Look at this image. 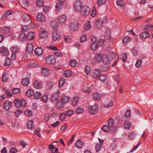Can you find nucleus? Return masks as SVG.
<instances>
[{
	"mask_svg": "<svg viewBox=\"0 0 153 153\" xmlns=\"http://www.w3.org/2000/svg\"><path fill=\"white\" fill-rule=\"evenodd\" d=\"M37 20L40 22H43L45 20V16L41 13H39L36 17Z\"/></svg>",
	"mask_w": 153,
	"mask_h": 153,
	"instance_id": "nucleus-12",
	"label": "nucleus"
},
{
	"mask_svg": "<svg viewBox=\"0 0 153 153\" xmlns=\"http://www.w3.org/2000/svg\"><path fill=\"white\" fill-rule=\"evenodd\" d=\"M64 103L61 100H59L57 101L56 106L57 108L59 109L62 108L63 106Z\"/></svg>",
	"mask_w": 153,
	"mask_h": 153,
	"instance_id": "nucleus-39",
	"label": "nucleus"
},
{
	"mask_svg": "<svg viewBox=\"0 0 153 153\" xmlns=\"http://www.w3.org/2000/svg\"><path fill=\"white\" fill-rule=\"evenodd\" d=\"M110 31L109 29H107L106 30L105 37V39H107L109 38L110 36Z\"/></svg>",
	"mask_w": 153,
	"mask_h": 153,
	"instance_id": "nucleus-45",
	"label": "nucleus"
},
{
	"mask_svg": "<svg viewBox=\"0 0 153 153\" xmlns=\"http://www.w3.org/2000/svg\"><path fill=\"white\" fill-rule=\"evenodd\" d=\"M70 100V98L68 97L63 96L61 100L64 103H65L68 102Z\"/></svg>",
	"mask_w": 153,
	"mask_h": 153,
	"instance_id": "nucleus-34",
	"label": "nucleus"
},
{
	"mask_svg": "<svg viewBox=\"0 0 153 153\" xmlns=\"http://www.w3.org/2000/svg\"><path fill=\"white\" fill-rule=\"evenodd\" d=\"M29 29V27L27 25H24L22 27L21 29V31L22 32H25L27 31Z\"/></svg>",
	"mask_w": 153,
	"mask_h": 153,
	"instance_id": "nucleus-61",
	"label": "nucleus"
},
{
	"mask_svg": "<svg viewBox=\"0 0 153 153\" xmlns=\"http://www.w3.org/2000/svg\"><path fill=\"white\" fill-rule=\"evenodd\" d=\"M79 100L78 98L75 97L72 99V103L74 106H76L77 105Z\"/></svg>",
	"mask_w": 153,
	"mask_h": 153,
	"instance_id": "nucleus-36",
	"label": "nucleus"
},
{
	"mask_svg": "<svg viewBox=\"0 0 153 153\" xmlns=\"http://www.w3.org/2000/svg\"><path fill=\"white\" fill-rule=\"evenodd\" d=\"M0 52L2 53L4 55L7 56L9 53V51L6 48L2 46L0 48Z\"/></svg>",
	"mask_w": 153,
	"mask_h": 153,
	"instance_id": "nucleus-15",
	"label": "nucleus"
},
{
	"mask_svg": "<svg viewBox=\"0 0 153 153\" xmlns=\"http://www.w3.org/2000/svg\"><path fill=\"white\" fill-rule=\"evenodd\" d=\"M121 58L122 61L125 62L126 61L127 58V54L126 53H123L121 55Z\"/></svg>",
	"mask_w": 153,
	"mask_h": 153,
	"instance_id": "nucleus-63",
	"label": "nucleus"
},
{
	"mask_svg": "<svg viewBox=\"0 0 153 153\" xmlns=\"http://www.w3.org/2000/svg\"><path fill=\"white\" fill-rule=\"evenodd\" d=\"M97 43H92L91 46V49L94 51L97 50L98 48Z\"/></svg>",
	"mask_w": 153,
	"mask_h": 153,
	"instance_id": "nucleus-37",
	"label": "nucleus"
},
{
	"mask_svg": "<svg viewBox=\"0 0 153 153\" xmlns=\"http://www.w3.org/2000/svg\"><path fill=\"white\" fill-rule=\"evenodd\" d=\"M35 36V33L32 32H30L28 33L27 36V39L28 41H30L33 39Z\"/></svg>",
	"mask_w": 153,
	"mask_h": 153,
	"instance_id": "nucleus-16",
	"label": "nucleus"
},
{
	"mask_svg": "<svg viewBox=\"0 0 153 153\" xmlns=\"http://www.w3.org/2000/svg\"><path fill=\"white\" fill-rule=\"evenodd\" d=\"M25 115L28 117H31L33 114V112L31 110H26L25 111Z\"/></svg>",
	"mask_w": 153,
	"mask_h": 153,
	"instance_id": "nucleus-44",
	"label": "nucleus"
},
{
	"mask_svg": "<svg viewBox=\"0 0 153 153\" xmlns=\"http://www.w3.org/2000/svg\"><path fill=\"white\" fill-rule=\"evenodd\" d=\"M66 16L65 15L63 14L59 16L58 17L59 21L61 23L64 22L66 21Z\"/></svg>",
	"mask_w": 153,
	"mask_h": 153,
	"instance_id": "nucleus-21",
	"label": "nucleus"
},
{
	"mask_svg": "<svg viewBox=\"0 0 153 153\" xmlns=\"http://www.w3.org/2000/svg\"><path fill=\"white\" fill-rule=\"evenodd\" d=\"M142 61L140 59H138L137 60L135 66L137 68H139L142 65Z\"/></svg>",
	"mask_w": 153,
	"mask_h": 153,
	"instance_id": "nucleus-50",
	"label": "nucleus"
},
{
	"mask_svg": "<svg viewBox=\"0 0 153 153\" xmlns=\"http://www.w3.org/2000/svg\"><path fill=\"white\" fill-rule=\"evenodd\" d=\"M20 90L19 88H14L12 90V93L13 94H19L20 93Z\"/></svg>",
	"mask_w": 153,
	"mask_h": 153,
	"instance_id": "nucleus-58",
	"label": "nucleus"
},
{
	"mask_svg": "<svg viewBox=\"0 0 153 153\" xmlns=\"http://www.w3.org/2000/svg\"><path fill=\"white\" fill-rule=\"evenodd\" d=\"M102 55L101 54L97 53L95 55L94 58L95 61L98 62H100L102 60Z\"/></svg>",
	"mask_w": 153,
	"mask_h": 153,
	"instance_id": "nucleus-18",
	"label": "nucleus"
},
{
	"mask_svg": "<svg viewBox=\"0 0 153 153\" xmlns=\"http://www.w3.org/2000/svg\"><path fill=\"white\" fill-rule=\"evenodd\" d=\"M36 5L38 7H42L44 5V2L42 0H37Z\"/></svg>",
	"mask_w": 153,
	"mask_h": 153,
	"instance_id": "nucleus-43",
	"label": "nucleus"
},
{
	"mask_svg": "<svg viewBox=\"0 0 153 153\" xmlns=\"http://www.w3.org/2000/svg\"><path fill=\"white\" fill-rule=\"evenodd\" d=\"M106 0H98L97 2V4L99 6H101L104 4L106 2Z\"/></svg>",
	"mask_w": 153,
	"mask_h": 153,
	"instance_id": "nucleus-55",
	"label": "nucleus"
},
{
	"mask_svg": "<svg viewBox=\"0 0 153 153\" xmlns=\"http://www.w3.org/2000/svg\"><path fill=\"white\" fill-rule=\"evenodd\" d=\"M91 27L90 22L88 21L85 25L84 29L86 30H88Z\"/></svg>",
	"mask_w": 153,
	"mask_h": 153,
	"instance_id": "nucleus-47",
	"label": "nucleus"
},
{
	"mask_svg": "<svg viewBox=\"0 0 153 153\" xmlns=\"http://www.w3.org/2000/svg\"><path fill=\"white\" fill-rule=\"evenodd\" d=\"M33 50V45L31 43H28L27 45L26 51L27 52L30 53L32 52Z\"/></svg>",
	"mask_w": 153,
	"mask_h": 153,
	"instance_id": "nucleus-19",
	"label": "nucleus"
},
{
	"mask_svg": "<svg viewBox=\"0 0 153 153\" xmlns=\"http://www.w3.org/2000/svg\"><path fill=\"white\" fill-rule=\"evenodd\" d=\"M87 37L85 35H83L80 38V42H84L87 40Z\"/></svg>",
	"mask_w": 153,
	"mask_h": 153,
	"instance_id": "nucleus-59",
	"label": "nucleus"
},
{
	"mask_svg": "<svg viewBox=\"0 0 153 153\" xmlns=\"http://www.w3.org/2000/svg\"><path fill=\"white\" fill-rule=\"evenodd\" d=\"M49 71L48 68H43L42 69L41 72L42 75L47 76L49 74Z\"/></svg>",
	"mask_w": 153,
	"mask_h": 153,
	"instance_id": "nucleus-22",
	"label": "nucleus"
},
{
	"mask_svg": "<svg viewBox=\"0 0 153 153\" xmlns=\"http://www.w3.org/2000/svg\"><path fill=\"white\" fill-rule=\"evenodd\" d=\"M34 87L37 89H39L42 87V83L38 80H36L34 83Z\"/></svg>",
	"mask_w": 153,
	"mask_h": 153,
	"instance_id": "nucleus-17",
	"label": "nucleus"
},
{
	"mask_svg": "<svg viewBox=\"0 0 153 153\" xmlns=\"http://www.w3.org/2000/svg\"><path fill=\"white\" fill-rule=\"evenodd\" d=\"M149 33L148 32H144L140 35V38L143 39L147 38L149 37Z\"/></svg>",
	"mask_w": 153,
	"mask_h": 153,
	"instance_id": "nucleus-23",
	"label": "nucleus"
},
{
	"mask_svg": "<svg viewBox=\"0 0 153 153\" xmlns=\"http://www.w3.org/2000/svg\"><path fill=\"white\" fill-rule=\"evenodd\" d=\"M72 73V71L71 70H66L64 72V75L65 77H69L71 76Z\"/></svg>",
	"mask_w": 153,
	"mask_h": 153,
	"instance_id": "nucleus-41",
	"label": "nucleus"
},
{
	"mask_svg": "<svg viewBox=\"0 0 153 153\" xmlns=\"http://www.w3.org/2000/svg\"><path fill=\"white\" fill-rule=\"evenodd\" d=\"M60 93V91L58 90L55 93L53 94L51 97V100L53 102L56 101L59 97V94Z\"/></svg>",
	"mask_w": 153,
	"mask_h": 153,
	"instance_id": "nucleus-9",
	"label": "nucleus"
},
{
	"mask_svg": "<svg viewBox=\"0 0 153 153\" xmlns=\"http://www.w3.org/2000/svg\"><path fill=\"white\" fill-rule=\"evenodd\" d=\"M116 3L118 6L122 7L124 5V2L122 0H117Z\"/></svg>",
	"mask_w": 153,
	"mask_h": 153,
	"instance_id": "nucleus-64",
	"label": "nucleus"
},
{
	"mask_svg": "<svg viewBox=\"0 0 153 153\" xmlns=\"http://www.w3.org/2000/svg\"><path fill=\"white\" fill-rule=\"evenodd\" d=\"M22 19L23 21L25 22H30L32 20L30 19V15L29 14L25 13L22 16Z\"/></svg>",
	"mask_w": 153,
	"mask_h": 153,
	"instance_id": "nucleus-8",
	"label": "nucleus"
},
{
	"mask_svg": "<svg viewBox=\"0 0 153 153\" xmlns=\"http://www.w3.org/2000/svg\"><path fill=\"white\" fill-rule=\"evenodd\" d=\"M93 97L95 100H99L100 99V95L98 93H95L93 95Z\"/></svg>",
	"mask_w": 153,
	"mask_h": 153,
	"instance_id": "nucleus-28",
	"label": "nucleus"
},
{
	"mask_svg": "<svg viewBox=\"0 0 153 153\" xmlns=\"http://www.w3.org/2000/svg\"><path fill=\"white\" fill-rule=\"evenodd\" d=\"M66 117V114L64 113H62L59 116V119L60 121L64 120Z\"/></svg>",
	"mask_w": 153,
	"mask_h": 153,
	"instance_id": "nucleus-51",
	"label": "nucleus"
},
{
	"mask_svg": "<svg viewBox=\"0 0 153 153\" xmlns=\"http://www.w3.org/2000/svg\"><path fill=\"white\" fill-rule=\"evenodd\" d=\"M97 15V11L95 7H93L91 11V16L93 17H95Z\"/></svg>",
	"mask_w": 153,
	"mask_h": 153,
	"instance_id": "nucleus-53",
	"label": "nucleus"
},
{
	"mask_svg": "<svg viewBox=\"0 0 153 153\" xmlns=\"http://www.w3.org/2000/svg\"><path fill=\"white\" fill-rule=\"evenodd\" d=\"M101 129L105 132H108L110 129V128L108 125H105L103 126Z\"/></svg>",
	"mask_w": 153,
	"mask_h": 153,
	"instance_id": "nucleus-30",
	"label": "nucleus"
},
{
	"mask_svg": "<svg viewBox=\"0 0 153 153\" xmlns=\"http://www.w3.org/2000/svg\"><path fill=\"white\" fill-rule=\"evenodd\" d=\"M3 31L4 34H8L10 32V28L8 27H4L3 28Z\"/></svg>",
	"mask_w": 153,
	"mask_h": 153,
	"instance_id": "nucleus-32",
	"label": "nucleus"
},
{
	"mask_svg": "<svg viewBox=\"0 0 153 153\" xmlns=\"http://www.w3.org/2000/svg\"><path fill=\"white\" fill-rule=\"evenodd\" d=\"M11 64L10 59L7 57L4 63V65L5 66H7L10 65Z\"/></svg>",
	"mask_w": 153,
	"mask_h": 153,
	"instance_id": "nucleus-54",
	"label": "nucleus"
},
{
	"mask_svg": "<svg viewBox=\"0 0 153 153\" xmlns=\"http://www.w3.org/2000/svg\"><path fill=\"white\" fill-rule=\"evenodd\" d=\"M82 5L81 2L79 0L75 1L74 3V8L76 11H80L82 8Z\"/></svg>",
	"mask_w": 153,
	"mask_h": 153,
	"instance_id": "nucleus-5",
	"label": "nucleus"
},
{
	"mask_svg": "<svg viewBox=\"0 0 153 153\" xmlns=\"http://www.w3.org/2000/svg\"><path fill=\"white\" fill-rule=\"evenodd\" d=\"M34 94L33 91L31 89H28L26 92V95L28 97H30Z\"/></svg>",
	"mask_w": 153,
	"mask_h": 153,
	"instance_id": "nucleus-35",
	"label": "nucleus"
},
{
	"mask_svg": "<svg viewBox=\"0 0 153 153\" xmlns=\"http://www.w3.org/2000/svg\"><path fill=\"white\" fill-rule=\"evenodd\" d=\"M14 103L16 107L18 108H19L22 106H25L26 105V102L25 100H20L18 99H15Z\"/></svg>",
	"mask_w": 153,
	"mask_h": 153,
	"instance_id": "nucleus-1",
	"label": "nucleus"
},
{
	"mask_svg": "<svg viewBox=\"0 0 153 153\" xmlns=\"http://www.w3.org/2000/svg\"><path fill=\"white\" fill-rule=\"evenodd\" d=\"M77 23L76 22H74L70 23L69 27L71 30L74 31L77 29Z\"/></svg>",
	"mask_w": 153,
	"mask_h": 153,
	"instance_id": "nucleus-10",
	"label": "nucleus"
},
{
	"mask_svg": "<svg viewBox=\"0 0 153 153\" xmlns=\"http://www.w3.org/2000/svg\"><path fill=\"white\" fill-rule=\"evenodd\" d=\"M30 83V81L28 78H25L22 79V83L25 86H27Z\"/></svg>",
	"mask_w": 153,
	"mask_h": 153,
	"instance_id": "nucleus-29",
	"label": "nucleus"
},
{
	"mask_svg": "<svg viewBox=\"0 0 153 153\" xmlns=\"http://www.w3.org/2000/svg\"><path fill=\"white\" fill-rule=\"evenodd\" d=\"M84 111V109L81 106L78 107L76 110V112L77 114H80L83 112Z\"/></svg>",
	"mask_w": 153,
	"mask_h": 153,
	"instance_id": "nucleus-46",
	"label": "nucleus"
},
{
	"mask_svg": "<svg viewBox=\"0 0 153 153\" xmlns=\"http://www.w3.org/2000/svg\"><path fill=\"white\" fill-rule=\"evenodd\" d=\"M84 143L80 139H78L77 140L76 143L74 146L78 149H80L82 148Z\"/></svg>",
	"mask_w": 153,
	"mask_h": 153,
	"instance_id": "nucleus-13",
	"label": "nucleus"
},
{
	"mask_svg": "<svg viewBox=\"0 0 153 153\" xmlns=\"http://www.w3.org/2000/svg\"><path fill=\"white\" fill-rule=\"evenodd\" d=\"M27 126L29 129H32L34 128V124L33 122L31 120H29L27 122Z\"/></svg>",
	"mask_w": 153,
	"mask_h": 153,
	"instance_id": "nucleus-27",
	"label": "nucleus"
},
{
	"mask_svg": "<svg viewBox=\"0 0 153 153\" xmlns=\"http://www.w3.org/2000/svg\"><path fill=\"white\" fill-rule=\"evenodd\" d=\"M108 126L110 128H112L114 124V120L113 119L111 118H110L107 121Z\"/></svg>",
	"mask_w": 153,
	"mask_h": 153,
	"instance_id": "nucleus-26",
	"label": "nucleus"
},
{
	"mask_svg": "<svg viewBox=\"0 0 153 153\" xmlns=\"http://www.w3.org/2000/svg\"><path fill=\"white\" fill-rule=\"evenodd\" d=\"M131 127V124L129 121H126L124 124V127L125 129L128 130Z\"/></svg>",
	"mask_w": 153,
	"mask_h": 153,
	"instance_id": "nucleus-25",
	"label": "nucleus"
},
{
	"mask_svg": "<svg viewBox=\"0 0 153 153\" xmlns=\"http://www.w3.org/2000/svg\"><path fill=\"white\" fill-rule=\"evenodd\" d=\"M34 52L36 55H40L42 54L43 51L41 47H38L35 49Z\"/></svg>",
	"mask_w": 153,
	"mask_h": 153,
	"instance_id": "nucleus-20",
	"label": "nucleus"
},
{
	"mask_svg": "<svg viewBox=\"0 0 153 153\" xmlns=\"http://www.w3.org/2000/svg\"><path fill=\"white\" fill-rule=\"evenodd\" d=\"M108 58H110L111 60H112L114 58L115 56V55L112 52H110L109 53V54L107 56Z\"/></svg>",
	"mask_w": 153,
	"mask_h": 153,
	"instance_id": "nucleus-62",
	"label": "nucleus"
},
{
	"mask_svg": "<svg viewBox=\"0 0 153 153\" xmlns=\"http://www.w3.org/2000/svg\"><path fill=\"white\" fill-rule=\"evenodd\" d=\"M99 108L98 105L96 103L93 106H88V108L90 113L92 114H96Z\"/></svg>",
	"mask_w": 153,
	"mask_h": 153,
	"instance_id": "nucleus-2",
	"label": "nucleus"
},
{
	"mask_svg": "<svg viewBox=\"0 0 153 153\" xmlns=\"http://www.w3.org/2000/svg\"><path fill=\"white\" fill-rule=\"evenodd\" d=\"M131 40V38L128 36L125 37L123 39V42L125 44H128Z\"/></svg>",
	"mask_w": 153,
	"mask_h": 153,
	"instance_id": "nucleus-31",
	"label": "nucleus"
},
{
	"mask_svg": "<svg viewBox=\"0 0 153 153\" xmlns=\"http://www.w3.org/2000/svg\"><path fill=\"white\" fill-rule=\"evenodd\" d=\"M63 7V4L60 3H57L56 6V9L58 11H60Z\"/></svg>",
	"mask_w": 153,
	"mask_h": 153,
	"instance_id": "nucleus-38",
	"label": "nucleus"
},
{
	"mask_svg": "<svg viewBox=\"0 0 153 153\" xmlns=\"http://www.w3.org/2000/svg\"><path fill=\"white\" fill-rule=\"evenodd\" d=\"M13 10H8L6 11L5 13V16L7 17L9 15L13 14Z\"/></svg>",
	"mask_w": 153,
	"mask_h": 153,
	"instance_id": "nucleus-60",
	"label": "nucleus"
},
{
	"mask_svg": "<svg viewBox=\"0 0 153 153\" xmlns=\"http://www.w3.org/2000/svg\"><path fill=\"white\" fill-rule=\"evenodd\" d=\"M109 68V64H105L102 67V70L103 71H108Z\"/></svg>",
	"mask_w": 153,
	"mask_h": 153,
	"instance_id": "nucleus-52",
	"label": "nucleus"
},
{
	"mask_svg": "<svg viewBox=\"0 0 153 153\" xmlns=\"http://www.w3.org/2000/svg\"><path fill=\"white\" fill-rule=\"evenodd\" d=\"M77 64V62L74 59L71 60L70 62V65L71 67H75Z\"/></svg>",
	"mask_w": 153,
	"mask_h": 153,
	"instance_id": "nucleus-48",
	"label": "nucleus"
},
{
	"mask_svg": "<svg viewBox=\"0 0 153 153\" xmlns=\"http://www.w3.org/2000/svg\"><path fill=\"white\" fill-rule=\"evenodd\" d=\"M145 30H148L149 31H151L153 29V25H148L144 27Z\"/></svg>",
	"mask_w": 153,
	"mask_h": 153,
	"instance_id": "nucleus-42",
	"label": "nucleus"
},
{
	"mask_svg": "<svg viewBox=\"0 0 153 153\" xmlns=\"http://www.w3.org/2000/svg\"><path fill=\"white\" fill-rule=\"evenodd\" d=\"M101 73V71L100 69H97L95 70L93 72V76L94 78H97L99 74Z\"/></svg>",
	"mask_w": 153,
	"mask_h": 153,
	"instance_id": "nucleus-24",
	"label": "nucleus"
},
{
	"mask_svg": "<svg viewBox=\"0 0 153 153\" xmlns=\"http://www.w3.org/2000/svg\"><path fill=\"white\" fill-rule=\"evenodd\" d=\"M102 148V146L99 143L97 144L95 146V149L97 152H98Z\"/></svg>",
	"mask_w": 153,
	"mask_h": 153,
	"instance_id": "nucleus-56",
	"label": "nucleus"
},
{
	"mask_svg": "<svg viewBox=\"0 0 153 153\" xmlns=\"http://www.w3.org/2000/svg\"><path fill=\"white\" fill-rule=\"evenodd\" d=\"M27 38V36L25 34L20 33L19 36V39L20 41H24Z\"/></svg>",
	"mask_w": 153,
	"mask_h": 153,
	"instance_id": "nucleus-40",
	"label": "nucleus"
},
{
	"mask_svg": "<svg viewBox=\"0 0 153 153\" xmlns=\"http://www.w3.org/2000/svg\"><path fill=\"white\" fill-rule=\"evenodd\" d=\"M103 21L99 20H96L95 25L97 28H100L102 27Z\"/></svg>",
	"mask_w": 153,
	"mask_h": 153,
	"instance_id": "nucleus-33",
	"label": "nucleus"
},
{
	"mask_svg": "<svg viewBox=\"0 0 153 153\" xmlns=\"http://www.w3.org/2000/svg\"><path fill=\"white\" fill-rule=\"evenodd\" d=\"M102 61L105 64H109L111 59L109 58L106 54H103L102 57Z\"/></svg>",
	"mask_w": 153,
	"mask_h": 153,
	"instance_id": "nucleus-11",
	"label": "nucleus"
},
{
	"mask_svg": "<svg viewBox=\"0 0 153 153\" xmlns=\"http://www.w3.org/2000/svg\"><path fill=\"white\" fill-rule=\"evenodd\" d=\"M34 94V98L36 99H38L41 97V94L39 92H36Z\"/></svg>",
	"mask_w": 153,
	"mask_h": 153,
	"instance_id": "nucleus-57",
	"label": "nucleus"
},
{
	"mask_svg": "<svg viewBox=\"0 0 153 153\" xmlns=\"http://www.w3.org/2000/svg\"><path fill=\"white\" fill-rule=\"evenodd\" d=\"M65 83V80L63 78H61L59 81V85L60 87H61Z\"/></svg>",
	"mask_w": 153,
	"mask_h": 153,
	"instance_id": "nucleus-49",
	"label": "nucleus"
},
{
	"mask_svg": "<svg viewBox=\"0 0 153 153\" xmlns=\"http://www.w3.org/2000/svg\"><path fill=\"white\" fill-rule=\"evenodd\" d=\"M48 33L47 31L43 28L40 29L39 30L40 37L43 38H46L48 36Z\"/></svg>",
	"mask_w": 153,
	"mask_h": 153,
	"instance_id": "nucleus-6",
	"label": "nucleus"
},
{
	"mask_svg": "<svg viewBox=\"0 0 153 153\" xmlns=\"http://www.w3.org/2000/svg\"><path fill=\"white\" fill-rule=\"evenodd\" d=\"M61 35L59 32L56 30H54L52 35V40L54 41L57 40L60 37Z\"/></svg>",
	"mask_w": 153,
	"mask_h": 153,
	"instance_id": "nucleus-7",
	"label": "nucleus"
},
{
	"mask_svg": "<svg viewBox=\"0 0 153 153\" xmlns=\"http://www.w3.org/2000/svg\"><path fill=\"white\" fill-rule=\"evenodd\" d=\"M90 10V8L87 6H84L81 9V14L84 16H87L89 15Z\"/></svg>",
	"mask_w": 153,
	"mask_h": 153,
	"instance_id": "nucleus-4",
	"label": "nucleus"
},
{
	"mask_svg": "<svg viewBox=\"0 0 153 153\" xmlns=\"http://www.w3.org/2000/svg\"><path fill=\"white\" fill-rule=\"evenodd\" d=\"M12 104L11 102L7 101L4 103V108L6 110H8L11 107Z\"/></svg>",
	"mask_w": 153,
	"mask_h": 153,
	"instance_id": "nucleus-14",
	"label": "nucleus"
},
{
	"mask_svg": "<svg viewBox=\"0 0 153 153\" xmlns=\"http://www.w3.org/2000/svg\"><path fill=\"white\" fill-rule=\"evenodd\" d=\"M46 63L48 65L53 64L56 62V59L53 55L48 56L45 59Z\"/></svg>",
	"mask_w": 153,
	"mask_h": 153,
	"instance_id": "nucleus-3",
	"label": "nucleus"
}]
</instances>
